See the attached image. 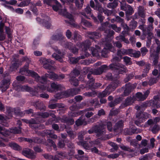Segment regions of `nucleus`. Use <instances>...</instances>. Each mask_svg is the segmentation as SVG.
I'll use <instances>...</instances> for the list:
<instances>
[{"label": "nucleus", "mask_w": 160, "mask_h": 160, "mask_svg": "<svg viewBox=\"0 0 160 160\" xmlns=\"http://www.w3.org/2000/svg\"><path fill=\"white\" fill-rule=\"evenodd\" d=\"M64 38L62 33H58L56 35H53L51 38L54 41H59L61 45L65 48H68L73 54H77L78 51V49L71 42H68L64 40Z\"/></svg>", "instance_id": "nucleus-1"}, {"label": "nucleus", "mask_w": 160, "mask_h": 160, "mask_svg": "<svg viewBox=\"0 0 160 160\" xmlns=\"http://www.w3.org/2000/svg\"><path fill=\"white\" fill-rule=\"evenodd\" d=\"M109 68L112 70L117 71L119 74H123L127 71L125 66L119 63L111 64L109 65Z\"/></svg>", "instance_id": "nucleus-2"}, {"label": "nucleus", "mask_w": 160, "mask_h": 160, "mask_svg": "<svg viewBox=\"0 0 160 160\" xmlns=\"http://www.w3.org/2000/svg\"><path fill=\"white\" fill-rule=\"evenodd\" d=\"M22 121L27 124H28L30 127L32 129L39 128V122L36 118H31L29 120L22 119Z\"/></svg>", "instance_id": "nucleus-3"}, {"label": "nucleus", "mask_w": 160, "mask_h": 160, "mask_svg": "<svg viewBox=\"0 0 160 160\" xmlns=\"http://www.w3.org/2000/svg\"><path fill=\"white\" fill-rule=\"evenodd\" d=\"M12 85L15 89L18 91H26L31 92L33 90L32 88L27 85H22L15 82L13 83Z\"/></svg>", "instance_id": "nucleus-4"}, {"label": "nucleus", "mask_w": 160, "mask_h": 160, "mask_svg": "<svg viewBox=\"0 0 160 160\" xmlns=\"http://www.w3.org/2000/svg\"><path fill=\"white\" fill-rule=\"evenodd\" d=\"M7 111L8 115L12 117L13 114L18 116H22L23 115V113L22 112L19 107L14 108L8 107L7 108Z\"/></svg>", "instance_id": "nucleus-5"}, {"label": "nucleus", "mask_w": 160, "mask_h": 160, "mask_svg": "<svg viewBox=\"0 0 160 160\" xmlns=\"http://www.w3.org/2000/svg\"><path fill=\"white\" fill-rule=\"evenodd\" d=\"M79 91L80 89H79L72 88L61 92V94H62L63 97L68 98L76 95Z\"/></svg>", "instance_id": "nucleus-6"}, {"label": "nucleus", "mask_w": 160, "mask_h": 160, "mask_svg": "<svg viewBox=\"0 0 160 160\" xmlns=\"http://www.w3.org/2000/svg\"><path fill=\"white\" fill-rule=\"evenodd\" d=\"M22 154L28 158L33 159L36 158V155L33 151L30 149H26L22 150Z\"/></svg>", "instance_id": "nucleus-7"}, {"label": "nucleus", "mask_w": 160, "mask_h": 160, "mask_svg": "<svg viewBox=\"0 0 160 160\" xmlns=\"http://www.w3.org/2000/svg\"><path fill=\"white\" fill-rule=\"evenodd\" d=\"M150 115L147 112H139L136 113V117L141 120L142 122H144L149 118Z\"/></svg>", "instance_id": "nucleus-8"}, {"label": "nucleus", "mask_w": 160, "mask_h": 160, "mask_svg": "<svg viewBox=\"0 0 160 160\" xmlns=\"http://www.w3.org/2000/svg\"><path fill=\"white\" fill-rule=\"evenodd\" d=\"M133 50L132 49H125L122 48L118 50L117 52V55L119 57H122V55H128L130 56Z\"/></svg>", "instance_id": "nucleus-9"}, {"label": "nucleus", "mask_w": 160, "mask_h": 160, "mask_svg": "<svg viewBox=\"0 0 160 160\" xmlns=\"http://www.w3.org/2000/svg\"><path fill=\"white\" fill-rule=\"evenodd\" d=\"M51 88H48L47 89L48 91L50 92H52L54 90L59 91L62 90L63 89V87L60 84H57L55 82H53L51 84Z\"/></svg>", "instance_id": "nucleus-10"}, {"label": "nucleus", "mask_w": 160, "mask_h": 160, "mask_svg": "<svg viewBox=\"0 0 160 160\" xmlns=\"http://www.w3.org/2000/svg\"><path fill=\"white\" fill-rule=\"evenodd\" d=\"M41 135L42 136H46L54 139L57 138V135L53 133L52 130H45L41 132Z\"/></svg>", "instance_id": "nucleus-11"}, {"label": "nucleus", "mask_w": 160, "mask_h": 160, "mask_svg": "<svg viewBox=\"0 0 160 160\" xmlns=\"http://www.w3.org/2000/svg\"><path fill=\"white\" fill-rule=\"evenodd\" d=\"M110 69L109 68V65L108 66L106 65H103L100 67L94 70L93 72L94 74L98 75L102 74L104 72H106L108 69Z\"/></svg>", "instance_id": "nucleus-12"}, {"label": "nucleus", "mask_w": 160, "mask_h": 160, "mask_svg": "<svg viewBox=\"0 0 160 160\" xmlns=\"http://www.w3.org/2000/svg\"><path fill=\"white\" fill-rule=\"evenodd\" d=\"M124 132L127 134L130 135L133 134H137L139 133L140 132V130L139 129L137 128L134 125H133L129 129H125Z\"/></svg>", "instance_id": "nucleus-13"}, {"label": "nucleus", "mask_w": 160, "mask_h": 160, "mask_svg": "<svg viewBox=\"0 0 160 160\" xmlns=\"http://www.w3.org/2000/svg\"><path fill=\"white\" fill-rule=\"evenodd\" d=\"M31 105L40 111H44L46 110V107L41 101H37L32 102Z\"/></svg>", "instance_id": "nucleus-14"}, {"label": "nucleus", "mask_w": 160, "mask_h": 160, "mask_svg": "<svg viewBox=\"0 0 160 160\" xmlns=\"http://www.w3.org/2000/svg\"><path fill=\"white\" fill-rule=\"evenodd\" d=\"M54 62L50 59H45L42 62L43 68L51 70L52 68V66L51 65L54 63Z\"/></svg>", "instance_id": "nucleus-15"}, {"label": "nucleus", "mask_w": 160, "mask_h": 160, "mask_svg": "<svg viewBox=\"0 0 160 160\" xmlns=\"http://www.w3.org/2000/svg\"><path fill=\"white\" fill-rule=\"evenodd\" d=\"M94 132L96 133L98 137L102 136L103 134V127L101 125H96L94 126Z\"/></svg>", "instance_id": "nucleus-16"}, {"label": "nucleus", "mask_w": 160, "mask_h": 160, "mask_svg": "<svg viewBox=\"0 0 160 160\" xmlns=\"http://www.w3.org/2000/svg\"><path fill=\"white\" fill-rule=\"evenodd\" d=\"M121 84V82L118 80H116L112 82L110 84L108 85L107 87L112 92L114 91L115 89L118 86Z\"/></svg>", "instance_id": "nucleus-17"}, {"label": "nucleus", "mask_w": 160, "mask_h": 160, "mask_svg": "<svg viewBox=\"0 0 160 160\" xmlns=\"http://www.w3.org/2000/svg\"><path fill=\"white\" fill-rule=\"evenodd\" d=\"M132 84L130 82H128L125 84L123 92L124 96H128L132 91Z\"/></svg>", "instance_id": "nucleus-18"}, {"label": "nucleus", "mask_w": 160, "mask_h": 160, "mask_svg": "<svg viewBox=\"0 0 160 160\" xmlns=\"http://www.w3.org/2000/svg\"><path fill=\"white\" fill-rule=\"evenodd\" d=\"M69 109L72 111V113L74 114V115H72L73 116H78L83 113L82 111H80V112L78 111H76V110L78 109V107L76 105H72L70 107Z\"/></svg>", "instance_id": "nucleus-19"}, {"label": "nucleus", "mask_w": 160, "mask_h": 160, "mask_svg": "<svg viewBox=\"0 0 160 160\" xmlns=\"http://www.w3.org/2000/svg\"><path fill=\"white\" fill-rule=\"evenodd\" d=\"M4 23L2 21H1L0 22V41H3L5 38V35L4 33Z\"/></svg>", "instance_id": "nucleus-20"}, {"label": "nucleus", "mask_w": 160, "mask_h": 160, "mask_svg": "<svg viewBox=\"0 0 160 160\" xmlns=\"http://www.w3.org/2000/svg\"><path fill=\"white\" fill-rule=\"evenodd\" d=\"M123 122V121L122 120L118 121L113 126V131L114 132H117L120 129L122 128L124 125Z\"/></svg>", "instance_id": "nucleus-21"}, {"label": "nucleus", "mask_w": 160, "mask_h": 160, "mask_svg": "<svg viewBox=\"0 0 160 160\" xmlns=\"http://www.w3.org/2000/svg\"><path fill=\"white\" fill-rule=\"evenodd\" d=\"M93 72H91L90 73H89L87 75V78L89 79L88 81V85L90 88H91L93 86V84H94L95 83V78H94V77L92 76L93 75Z\"/></svg>", "instance_id": "nucleus-22"}, {"label": "nucleus", "mask_w": 160, "mask_h": 160, "mask_svg": "<svg viewBox=\"0 0 160 160\" xmlns=\"http://www.w3.org/2000/svg\"><path fill=\"white\" fill-rule=\"evenodd\" d=\"M75 124L77 126H79L82 125H86L87 122L85 120L84 116L82 115L76 121Z\"/></svg>", "instance_id": "nucleus-23"}, {"label": "nucleus", "mask_w": 160, "mask_h": 160, "mask_svg": "<svg viewBox=\"0 0 160 160\" xmlns=\"http://www.w3.org/2000/svg\"><path fill=\"white\" fill-rule=\"evenodd\" d=\"M85 12H82L81 14L84 16L86 18L90 19L89 16L92 14V9L89 7H87L84 10Z\"/></svg>", "instance_id": "nucleus-24"}, {"label": "nucleus", "mask_w": 160, "mask_h": 160, "mask_svg": "<svg viewBox=\"0 0 160 160\" xmlns=\"http://www.w3.org/2000/svg\"><path fill=\"white\" fill-rule=\"evenodd\" d=\"M136 100V98L133 96L132 97L131 96L127 97L125 100L124 102L126 106H130L132 104L134 101Z\"/></svg>", "instance_id": "nucleus-25"}, {"label": "nucleus", "mask_w": 160, "mask_h": 160, "mask_svg": "<svg viewBox=\"0 0 160 160\" xmlns=\"http://www.w3.org/2000/svg\"><path fill=\"white\" fill-rule=\"evenodd\" d=\"M51 73L50 74L48 73H46L44 75H43L41 77H40V78H37L39 80H40V82L42 83H46L47 82V78H49L52 79L51 78Z\"/></svg>", "instance_id": "nucleus-26"}, {"label": "nucleus", "mask_w": 160, "mask_h": 160, "mask_svg": "<svg viewBox=\"0 0 160 160\" xmlns=\"http://www.w3.org/2000/svg\"><path fill=\"white\" fill-rule=\"evenodd\" d=\"M8 145L10 147L15 150L19 151L22 150V148L16 143L14 142H10Z\"/></svg>", "instance_id": "nucleus-27"}, {"label": "nucleus", "mask_w": 160, "mask_h": 160, "mask_svg": "<svg viewBox=\"0 0 160 160\" xmlns=\"http://www.w3.org/2000/svg\"><path fill=\"white\" fill-rule=\"evenodd\" d=\"M121 101V99L120 98H115L113 100L111 101L108 103V106L110 107L113 108L118 104L120 103Z\"/></svg>", "instance_id": "nucleus-28"}, {"label": "nucleus", "mask_w": 160, "mask_h": 160, "mask_svg": "<svg viewBox=\"0 0 160 160\" xmlns=\"http://www.w3.org/2000/svg\"><path fill=\"white\" fill-rule=\"evenodd\" d=\"M52 79L54 80H59L63 79L65 78V76L63 74L58 75L57 74L52 72L51 76Z\"/></svg>", "instance_id": "nucleus-29"}, {"label": "nucleus", "mask_w": 160, "mask_h": 160, "mask_svg": "<svg viewBox=\"0 0 160 160\" xmlns=\"http://www.w3.org/2000/svg\"><path fill=\"white\" fill-rule=\"evenodd\" d=\"M88 35L89 38L95 40L99 38V33L97 32H90L88 33Z\"/></svg>", "instance_id": "nucleus-30"}, {"label": "nucleus", "mask_w": 160, "mask_h": 160, "mask_svg": "<svg viewBox=\"0 0 160 160\" xmlns=\"http://www.w3.org/2000/svg\"><path fill=\"white\" fill-rule=\"evenodd\" d=\"M50 20V18L48 17L47 19H43L42 21V25L47 29H49L51 26Z\"/></svg>", "instance_id": "nucleus-31"}, {"label": "nucleus", "mask_w": 160, "mask_h": 160, "mask_svg": "<svg viewBox=\"0 0 160 160\" xmlns=\"http://www.w3.org/2000/svg\"><path fill=\"white\" fill-rule=\"evenodd\" d=\"M29 65L26 64L22 68L20 69L19 72L22 75H24L27 76L28 72Z\"/></svg>", "instance_id": "nucleus-32"}, {"label": "nucleus", "mask_w": 160, "mask_h": 160, "mask_svg": "<svg viewBox=\"0 0 160 160\" xmlns=\"http://www.w3.org/2000/svg\"><path fill=\"white\" fill-rule=\"evenodd\" d=\"M119 2L118 0H114L112 2H109L108 4L107 7L108 8L112 9H115L118 6Z\"/></svg>", "instance_id": "nucleus-33"}, {"label": "nucleus", "mask_w": 160, "mask_h": 160, "mask_svg": "<svg viewBox=\"0 0 160 160\" xmlns=\"http://www.w3.org/2000/svg\"><path fill=\"white\" fill-rule=\"evenodd\" d=\"M108 88L107 87L106 88L101 92H100L98 94V97L99 98H102L104 97L108 94H109L112 92L111 90L110 91Z\"/></svg>", "instance_id": "nucleus-34"}, {"label": "nucleus", "mask_w": 160, "mask_h": 160, "mask_svg": "<svg viewBox=\"0 0 160 160\" xmlns=\"http://www.w3.org/2000/svg\"><path fill=\"white\" fill-rule=\"evenodd\" d=\"M90 105L94 106L95 108L100 107V104L99 103L98 100L97 99H94L90 100L89 102Z\"/></svg>", "instance_id": "nucleus-35"}, {"label": "nucleus", "mask_w": 160, "mask_h": 160, "mask_svg": "<svg viewBox=\"0 0 160 160\" xmlns=\"http://www.w3.org/2000/svg\"><path fill=\"white\" fill-rule=\"evenodd\" d=\"M11 131H9L8 130H5V129H4V131H3L1 134L3 136V137L6 138V141H8V138H9L11 137Z\"/></svg>", "instance_id": "nucleus-36"}, {"label": "nucleus", "mask_w": 160, "mask_h": 160, "mask_svg": "<svg viewBox=\"0 0 160 160\" xmlns=\"http://www.w3.org/2000/svg\"><path fill=\"white\" fill-rule=\"evenodd\" d=\"M22 128L20 127H14L11 128L10 129L11 133L14 134H19L21 133Z\"/></svg>", "instance_id": "nucleus-37"}, {"label": "nucleus", "mask_w": 160, "mask_h": 160, "mask_svg": "<svg viewBox=\"0 0 160 160\" xmlns=\"http://www.w3.org/2000/svg\"><path fill=\"white\" fill-rule=\"evenodd\" d=\"M151 57L153 60L152 64L154 66H157L158 63L159 56L151 54Z\"/></svg>", "instance_id": "nucleus-38"}, {"label": "nucleus", "mask_w": 160, "mask_h": 160, "mask_svg": "<svg viewBox=\"0 0 160 160\" xmlns=\"http://www.w3.org/2000/svg\"><path fill=\"white\" fill-rule=\"evenodd\" d=\"M69 81L71 84L73 86H77L78 85L79 80L73 76L70 77Z\"/></svg>", "instance_id": "nucleus-39"}, {"label": "nucleus", "mask_w": 160, "mask_h": 160, "mask_svg": "<svg viewBox=\"0 0 160 160\" xmlns=\"http://www.w3.org/2000/svg\"><path fill=\"white\" fill-rule=\"evenodd\" d=\"M27 76H30L34 78L35 79H37L40 76L38 75L37 73L33 71L29 70H28V72Z\"/></svg>", "instance_id": "nucleus-40"}, {"label": "nucleus", "mask_w": 160, "mask_h": 160, "mask_svg": "<svg viewBox=\"0 0 160 160\" xmlns=\"http://www.w3.org/2000/svg\"><path fill=\"white\" fill-rule=\"evenodd\" d=\"M91 44L90 41L89 40H87L82 43L81 46L84 47L85 50H87L89 48Z\"/></svg>", "instance_id": "nucleus-41"}, {"label": "nucleus", "mask_w": 160, "mask_h": 160, "mask_svg": "<svg viewBox=\"0 0 160 160\" xmlns=\"http://www.w3.org/2000/svg\"><path fill=\"white\" fill-rule=\"evenodd\" d=\"M19 67V63L17 61H15L10 66V69L11 71H16Z\"/></svg>", "instance_id": "nucleus-42"}, {"label": "nucleus", "mask_w": 160, "mask_h": 160, "mask_svg": "<svg viewBox=\"0 0 160 160\" xmlns=\"http://www.w3.org/2000/svg\"><path fill=\"white\" fill-rule=\"evenodd\" d=\"M153 155L152 154L149 153L144 155L140 157L139 160H148L149 159H151L152 158Z\"/></svg>", "instance_id": "nucleus-43"}, {"label": "nucleus", "mask_w": 160, "mask_h": 160, "mask_svg": "<svg viewBox=\"0 0 160 160\" xmlns=\"http://www.w3.org/2000/svg\"><path fill=\"white\" fill-rule=\"evenodd\" d=\"M56 5H52V9L55 11L57 12L60 10V8L61 7V4L57 0H54Z\"/></svg>", "instance_id": "nucleus-44"}, {"label": "nucleus", "mask_w": 160, "mask_h": 160, "mask_svg": "<svg viewBox=\"0 0 160 160\" xmlns=\"http://www.w3.org/2000/svg\"><path fill=\"white\" fill-rule=\"evenodd\" d=\"M64 54H62L60 55L55 53H54L52 55V56L53 58H55L56 60H58L60 62H62L63 61L62 58Z\"/></svg>", "instance_id": "nucleus-45"}, {"label": "nucleus", "mask_w": 160, "mask_h": 160, "mask_svg": "<svg viewBox=\"0 0 160 160\" xmlns=\"http://www.w3.org/2000/svg\"><path fill=\"white\" fill-rule=\"evenodd\" d=\"M135 74L133 72L130 73L128 74H127L126 77L124 79V81L126 83L130 81L134 77Z\"/></svg>", "instance_id": "nucleus-46"}, {"label": "nucleus", "mask_w": 160, "mask_h": 160, "mask_svg": "<svg viewBox=\"0 0 160 160\" xmlns=\"http://www.w3.org/2000/svg\"><path fill=\"white\" fill-rule=\"evenodd\" d=\"M138 15L141 18H145V15L144 13L143 8L141 6H139L138 10Z\"/></svg>", "instance_id": "nucleus-47"}, {"label": "nucleus", "mask_w": 160, "mask_h": 160, "mask_svg": "<svg viewBox=\"0 0 160 160\" xmlns=\"http://www.w3.org/2000/svg\"><path fill=\"white\" fill-rule=\"evenodd\" d=\"M84 3V0H76L75 4L76 6L78 9H81Z\"/></svg>", "instance_id": "nucleus-48"}, {"label": "nucleus", "mask_w": 160, "mask_h": 160, "mask_svg": "<svg viewBox=\"0 0 160 160\" xmlns=\"http://www.w3.org/2000/svg\"><path fill=\"white\" fill-rule=\"evenodd\" d=\"M95 47L97 48V49L94 48H92L91 49L92 53L93 56H97L98 54V50H100V47L98 46L97 47V46L95 45Z\"/></svg>", "instance_id": "nucleus-49"}, {"label": "nucleus", "mask_w": 160, "mask_h": 160, "mask_svg": "<svg viewBox=\"0 0 160 160\" xmlns=\"http://www.w3.org/2000/svg\"><path fill=\"white\" fill-rule=\"evenodd\" d=\"M122 58L123 59L124 62L126 65H130L132 64V62L131 61V58L129 57L126 56L123 57Z\"/></svg>", "instance_id": "nucleus-50"}, {"label": "nucleus", "mask_w": 160, "mask_h": 160, "mask_svg": "<svg viewBox=\"0 0 160 160\" xmlns=\"http://www.w3.org/2000/svg\"><path fill=\"white\" fill-rule=\"evenodd\" d=\"M81 23L82 25L86 27H89L91 25V23L83 18H81Z\"/></svg>", "instance_id": "nucleus-51"}, {"label": "nucleus", "mask_w": 160, "mask_h": 160, "mask_svg": "<svg viewBox=\"0 0 160 160\" xmlns=\"http://www.w3.org/2000/svg\"><path fill=\"white\" fill-rule=\"evenodd\" d=\"M90 6L91 8H93L94 10L97 11H98V8H97V6H99L101 5V4L99 3H96V5H95L94 2V1L92 0L90 1Z\"/></svg>", "instance_id": "nucleus-52"}, {"label": "nucleus", "mask_w": 160, "mask_h": 160, "mask_svg": "<svg viewBox=\"0 0 160 160\" xmlns=\"http://www.w3.org/2000/svg\"><path fill=\"white\" fill-rule=\"evenodd\" d=\"M31 0H24L18 5V7H23L28 6L30 3Z\"/></svg>", "instance_id": "nucleus-53"}, {"label": "nucleus", "mask_w": 160, "mask_h": 160, "mask_svg": "<svg viewBox=\"0 0 160 160\" xmlns=\"http://www.w3.org/2000/svg\"><path fill=\"white\" fill-rule=\"evenodd\" d=\"M67 142L59 139L58 143L57 144L58 147L60 148H63L65 147V143Z\"/></svg>", "instance_id": "nucleus-54"}, {"label": "nucleus", "mask_w": 160, "mask_h": 160, "mask_svg": "<svg viewBox=\"0 0 160 160\" xmlns=\"http://www.w3.org/2000/svg\"><path fill=\"white\" fill-rule=\"evenodd\" d=\"M119 147L125 151H128L130 152H132L134 151L133 149H131L129 147L124 145H120Z\"/></svg>", "instance_id": "nucleus-55"}, {"label": "nucleus", "mask_w": 160, "mask_h": 160, "mask_svg": "<svg viewBox=\"0 0 160 160\" xmlns=\"http://www.w3.org/2000/svg\"><path fill=\"white\" fill-rule=\"evenodd\" d=\"M136 100L138 99V100L144 101V99L143 98V97L142 93L140 92H138L136 93L135 96Z\"/></svg>", "instance_id": "nucleus-56"}, {"label": "nucleus", "mask_w": 160, "mask_h": 160, "mask_svg": "<svg viewBox=\"0 0 160 160\" xmlns=\"http://www.w3.org/2000/svg\"><path fill=\"white\" fill-rule=\"evenodd\" d=\"M64 120L65 122L72 125L74 122V120L72 118H70L68 117H65L64 118Z\"/></svg>", "instance_id": "nucleus-57"}, {"label": "nucleus", "mask_w": 160, "mask_h": 160, "mask_svg": "<svg viewBox=\"0 0 160 160\" xmlns=\"http://www.w3.org/2000/svg\"><path fill=\"white\" fill-rule=\"evenodd\" d=\"M97 8H98V11L99 12L101 13L102 14L103 12L104 14L107 15L108 9H104L101 6V5L99 6H97Z\"/></svg>", "instance_id": "nucleus-58"}, {"label": "nucleus", "mask_w": 160, "mask_h": 160, "mask_svg": "<svg viewBox=\"0 0 160 160\" xmlns=\"http://www.w3.org/2000/svg\"><path fill=\"white\" fill-rule=\"evenodd\" d=\"M80 73V72L79 70L77 69H75L71 72L70 77L73 76L76 77L78 76Z\"/></svg>", "instance_id": "nucleus-59"}, {"label": "nucleus", "mask_w": 160, "mask_h": 160, "mask_svg": "<svg viewBox=\"0 0 160 160\" xmlns=\"http://www.w3.org/2000/svg\"><path fill=\"white\" fill-rule=\"evenodd\" d=\"M48 142L51 145V147H53V149L56 150H57V147L55 142L51 139H47Z\"/></svg>", "instance_id": "nucleus-60"}, {"label": "nucleus", "mask_w": 160, "mask_h": 160, "mask_svg": "<svg viewBox=\"0 0 160 160\" xmlns=\"http://www.w3.org/2000/svg\"><path fill=\"white\" fill-rule=\"evenodd\" d=\"M80 59V57L77 58L72 57L70 58V61L71 63L72 64H75L78 62V61Z\"/></svg>", "instance_id": "nucleus-61"}, {"label": "nucleus", "mask_w": 160, "mask_h": 160, "mask_svg": "<svg viewBox=\"0 0 160 160\" xmlns=\"http://www.w3.org/2000/svg\"><path fill=\"white\" fill-rule=\"evenodd\" d=\"M129 8L125 12L127 15H131L134 12L133 10L132 7L130 5L128 6Z\"/></svg>", "instance_id": "nucleus-62"}, {"label": "nucleus", "mask_w": 160, "mask_h": 160, "mask_svg": "<svg viewBox=\"0 0 160 160\" xmlns=\"http://www.w3.org/2000/svg\"><path fill=\"white\" fill-rule=\"evenodd\" d=\"M144 34L148 35L147 39H152L153 37V34L151 32L149 28H147V30L146 31V32L144 33Z\"/></svg>", "instance_id": "nucleus-63"}, {"label": "nucleus", "mask_w": 160, "mask_h": 160, "mask_svg": "<svg viewBox=\"0 0 160 160\" xmlns=\"http://www.w3.org/2000/svg\"><path fill=\"white\" fill-rule=\"evenodd\" d=\"M39 115L42 118H46L49 117V113L47 112H41L39 113Z\"/></svg>", "instance_id": "nucleus-64"}]
</instances>
